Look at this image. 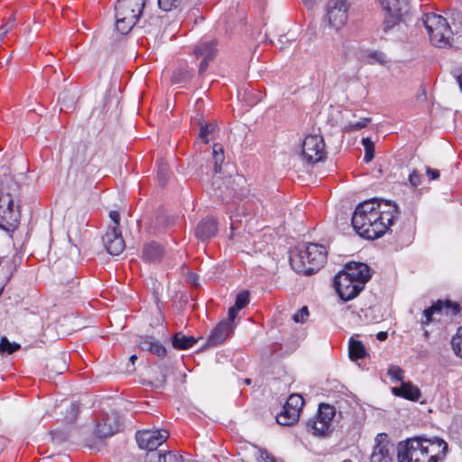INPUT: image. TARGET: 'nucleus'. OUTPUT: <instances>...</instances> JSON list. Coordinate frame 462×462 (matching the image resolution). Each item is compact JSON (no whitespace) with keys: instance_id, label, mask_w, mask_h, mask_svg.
I'll return each mask as SVG.
<instances>
[{"instance_id":"f257e3e1","label":"nucleus","mask_w":462,"mask_h":462,"mask_svg":"<svg viewBox=\"0 0 462 462\" xmlns=\"http://www.w3.org/2000/svg\"><path fill=\"white\" fill-rule=\"evenodd\" d=\"M448 444L441 439L425 436L409 438L397 445L398 462H439L443 460Z\"/></svg>"},{"instance_id":"f03ea898","label":"nucleus","mask_w":462,"mask_h":462,"mask_svg":"<svg viewBox=\"0 0 462 462\" xmlns=\"http://www.w3.org/2000/svg\"><path fill=\"white\" fill-rule=\"evenodd\" d=\"M378 217L374 210V202L365 200L356 206L351 223L354 230L360 236L374 240L386 232V226L380 222Z\"/></svg>"},{"instance_id":"7ed1b4c3","label":"nucleus","mask_w":462,"mask_h":462,"mask_svg":"<svg viewBox=\"0 0 462 462\" xmlns=\"http://www.w3.org/2000/svg\"><path fill=\"white\" fill-rule=\"evenodd\" d=\"M327 255L324 245L310 243L291 253L290 264L296 273L310 275L320 270L327 262Z\"/></svg>"},{"instance_id":"20e7f679","label":"nucleus","mask_w":462,"mask_h":462,"mask_svg":"<svg viewBox=\"0 0 462 462\" xmlns=\"http://www.w3.org/2000/svg\"><path fill=\"white\" fill-rule=\"evenodd\" d=\"M431 43L439 48L450 47L459 49L461 46L455 43L453 32L449 23L441 15L427 14L421 18Z\"/></svg>"},{"instance_id":"39448f33","label":"nucleus","mask_w":462,"mask_h":462,"mask_svg":"<svg viewBox=\"0 0 462 462\" xmlns=\"http://www.w3.org/2000/svg\"><path fill=\"white\" fill-rule=\"evenodd\" d=\"M245 182L244 176L238 174L225 179L221 176H213L211 188L218 198L227 201L232 198L245 196Z\"/></svg>"},{"instance_id":"423d86ee","label":"nucleus","mask_w":462,"mask_h":462,"mask_svg":"<svg viewBox=\"0 0 462 462\" xmlns=\"http://www.w3.org/2000/svg\"><path fill=\"white\" fill-rule=\"evenodd\" d=\"M20 212L14 208V199L10 193H4L1 188L0 195V228L9 233L14 231L18 225Z\"/></svg>"},{"instance_id":"0eeeda50","label":"nucleus","mask_w":462,"mask_h":462,"mask_svg":"<svg viewBox=\"0 0 462 462\" xmlns=\"http://www.w3.org/2000/svg\"><path fill=\"white\" fill-rule=\"evenodd\" d=\"M348 9L347 0H329L327 4L324 22L329 28L338 31L347 21Z\"/></svg>"},{"instance_id":"6e6552de","label":"nucleus","mask_w":462,"mask_h":462,"mask_svg":"<svg viewBox=\"0 0 462 462\" xmlns=\"http://www.w3.org/2000/svg\"><path fill=\"white\" fill-rule=\"evenodd\" d=\"M79 328L80 324L74 313L66 314L57 319L55 328H52L47 324V328L43 333L45 339H41V342H42L43 345H47L54 341L59 336L69 335L72 331L79 329Z\"/></svg>"},{"instance_id":"1a4fd4ad","label":"nucleus","mask_w":462,"mask_h":462,"mask_svg":"<svg viewBox=\"0 0 462 462\" xmlns=\"http://www.w3.org/2000/svg\"><path fill=\"white\" fill-rule=\"evenodd\" d=\"M325 143L323 137L319 134H310L302 143V160L310 164H315L325 158Z\"/></svg>"},{"instance_id":"9d476101","label":"nucleus","mask_w":462,"mask_h":462,"mask_svg":"<svg viewBox=\"0 0 462 462\" xmlns=\"http://www.w3.org/2000/svg\"><path fill=\"white\" fill-rule=\"evenodd\" d=\"M48 319L47 308L35 306L33 310H31V338L34 339L31 346L41 347L43 345L41 339H45L43 333L47 328Z\"/></svg>"},{"instance_id":"9b49d317","label":"nucleus","mask_w":462,"mask_h":462,"mask_svg":"<svg viewBox=\"0 0 462 462\" xmlns=\"http://www.w3.org/2000/svg\"><path fill=\"white\" fill-rule=\"evenodd\" d=\"M334 287L338 296L344 300L348 301L355 299L364 289L347 275L339 272L334 277Z\"/></svg>"},{"instance_id":"f8f14e48","label":"nucleus","mask_w":462,"mask_h":462,"mask_svg":"<svg viewBox=\"0 0 462 462\" xmlns=\"http://www.w3.org/2000/svg\"><path fill=\"white\" fill-rule=\"evenodd\" d=\"M169 436V432L165 430H143L136 433L135 439L140 448L155 451Z\"/></svg>"},{"instance_id":"ddd939ff","label":"nucleus","mask_w":462,"mask_h":462,"mask_svg":"<svg viewBox=\"0 0 462 462\" xmlns=\"http://www.w3.org/2000/svg\"><path fill=\"white\" fill-rule=\"evenodd\" d=\"M366 201L374 202V210L380 222L386 226V231L393 225L394 220L400 216L398 206L390 200L378 199L376 198L367 199Z\"/></svg>"},{"instance_id":"4468645a","label":"nucleus","mask_w":462,"mask_h":462,"mask_svg":"<svg viewBox=\"0 0 462 462\" xmlns=\"http://www.w3.org/2000/svg\"><path fill=\"white\" fill-rule=\"evenodd\" d=\"M146 0H118L115 11L117 15L126 16V22L129 23L131 20L138 21Z\"/></svg>"},{"instance_id":"2eb2a0df","label":"nucleus","mask_w":462,"mask_h":462,"mask_svg":"<svg viewBox=\"0 0 462 462\" xmlns=\"http://www.w3.org/2000/svg\"><path fill=\"white\" fill-rule=\"evenodd\" d=\"M375 445L371 455V462H391V451L393 444L389 440L385 433H379L374 439Z\"/></svg>"},{"instance_id":"dca6fc26","label":"nucleus","mask_w":462,"mask_h":462,"mask_svg":"<svg viewBox=\"0 0 462 462\" xmlns=\"http://www.w3.org/2000/svg\"><path fill=\"white\" fill-rule=\"evenodd\" d=\"M347 275L348 278L354 280L358 285L365 288V284L371 279V269L364 263H348L345 268L340 271Z\"/></svg>"},{"instance_id":"f3484780","label":"nucleus","mask_w":462,"mask_h":462,"mask_svg":"<svg viewBox=\"0 0 462 462\" xmlns=\"http://www.w3.org/2000/svg\"><path fill=\"white\" fill-rule=\"evenodd\" d=\"M120 420L119 415L116 411L106 414L101 422H98L95 434L99 439H106L113 436L119 430Z\"/></svg>"},{"instance_id":"a211bd4d","label":"nucleus","mask_w":462,"mask_h":462,"mask_svg":"<svg viewBox=\"0 0 462 462\" xmlns=\"http://www.w3.org/2000/svg\"><path fill=\"white\" fill-rule=\"evenodd\" d=\"M103 243L111 255H119L125 249V241L121 236V232L116 226H113L103 236Z\"/></svg>"},{"instance_id":"6ab92c4d","label":"nucleus","mask_w":462,"mask_h":462,"mask_svg":"<svg viewBox=\"0 0 462 462\" xmlns=\"http://www.w3.org/2000/svg\"><path fill=\"white\" fill-rule=\"evenodd\" d=\"M235 325H229V321H220L211 331L208 337V346H217L222 344L234 330Z\"/></svg>"},{"instance_id":"aec40b11","label":"nucleus","mask_w":462,"mask_h":462,"mask_svg":"<svg viewBox=\"0 0 462 462\" xmlns=\"http://www.w3.org/2000/svg\"><path fill=\"white\" fill-rule=\"evenodd\" d=\"M217 232V224L213 217H207L203 218L195 229L196 236L202 242L214 237Z\"/></svg>"},{"instance_id":"412c9836","label":"nucleus","mask_w":462,"mask_h":462,"mask_svg":"<svg viewBox=\"0 0 462 462\" xmlns=\"http://www.w3.org/2000/svg\"><path fill=\"white\" fill-rule=\"evenodd\" d=\"M137 342L143 350H147L158 357L162 358L167 355L166 347L152 336L140 337Z\"/></svg>"},{"instance_id":"4be33fe9","label":"nucleus","mask_w":462,"mask_h":462,"mask_svg":"<svg viewBox=\"0 0 462 462\" xmlns=\"http://www.w3.org/2000/svg\"><path fill=\"white\" fill-rule=\"evenodd\" d=\"M388 15L404 16L409 12L407 0H378Z\"/></svg>"},{"instance_id":"5701e85b","label":"nucleus","mask_w":462,"mask_h":462,"mask_svg":"<svg viewBox=\"0 0 462 462\" xmlns=\"http://www.w3.org/2000/svg\"><path fill=\"white\" fill-rule=\"evenodd\" d=\"M217 45L216 40L201 42L194 48V55L198 59L213 60L217 51Z\"/></svg>"},{"instance_id":"b1692460","label":"nucleus","mask_w":462,"mask_h":462,"mask_svg":"<svg viewBox=\"0 0 462 462\" xmlns=\"http://www.w3.org/2000/svg\"><path fill=\"white\" fill-rule=\"evenodd\" d=\"M164 254L162 245L154 241L144 245L143 249V259L150 263H158Z\"/></svg>"},{"instance_id":"393cba45","label":"nucleus","mask_w":462,"mask_h":462,"mask_svg":"<svg viewBox=\"0 0 462 462\" xmlns=\"http://www.w3.org/2000/svg\"><path fill=\"white\" fill-rule=\"evenodd\" d=\"M393 393L396 396H402L411 401H417L420 396V389L411 383L402 382L401 387L393 388Z\"/></svg>"},{"instance_id":"a878e982","label":"nucleus","mask_w":462,"mask_h":462,"mask_svg":"<svg viewBox=\"0 0 462 462\" xmlns=\"http://www.w3.org/2000/svg\"><path fill=\"white\" fill-rule=\"evenodd\" d=\"M199 339L192 336H186L182 332H177L171 337V344L177 350H186L192 347Z\"/></svg>"},{"instance_id":"bb28decb","label":"nucleus","mask_w":462,"mask_h":462,"mask_svg":"<svg viewBox=\"0 0 462 462\" xmlns=\"http://www.w3.org/2000/svg\"><path fill=\"white\" fill-rule=\"evenodd\" d=\"M299 418V411H296L295 409L288 408L287 405L284 404L282 411L276 416V421L283 426H291L297 422Z\"/></svg>"},{"instance_id":"cd10ccee","label":"nucleus","mask_w":462,"mask_h":462,"mask_svg":"<svg viewBox=\"0 0 462 462\" xmlns=\"http://www.w3.org/2000/svg\"><path fill=\"white\" fill-rule=\"evenodd\" d=\"M348 355L351 360H357L364 358L367 353L364 344L361 341L351 337L349 339L348 345Z\"/></svg>"},{"instance_id":"c85d7f7f","label":"nucleus","mask_w":462,"mask_h":462,"mask_svg":"<svg viewBox=\"0 0 462 462\" xmlns=\"http://www.w3.org/2000/svg\"><path fill=\"white\" fill-rule=\"evenodd\" d=\"M47 367L51 373L60 374L67 368V361L65 354H59L49 359Z\"/></svg>"},{"instance_id":"c756f323","label":"nucleus","mask_w":462,"mask_h":462,"mask_svg":"<svg viewBox=\"0 0 462 462\" xmlns=\"http://www.w3.org/2000/svg\"><path fill=\"white\" fill-rule=\"evenodd\" d=\"M337 416V408L328 404V403H320L319 406V410L317 415L315 416L317 419L323 420L324 422L330 425L332 420Z\"/></svg>"},{"instance_id":"7c9ffc66","label":"nucleus","mask_w":462,"mask_h":462,"mask_svg":"<svg viewBox=\"0 0 462 462\" xmlns=\"http://www.w3.org/2000/svg\"><path fill=\"white\" fill-rule=\"evenodd\" d=\"M307 427L309 431L317 436H325L330 429V425L316 417L309 420Z\"/></svg>"},{"instance_id":"2f4dec72","label":"nucleus","mask_w":462,"mask_h":462,"mask_svg":"<svg viewBox=\"0 0 462 462\" xmlns=\"http://www.w3.org/2000/svg\"><path fill=\"white\" fill-rule=\"evenodd\" d=\"M225 155L221 144L215 143L212 151V161L214 164V175L220 176L222 171V163L224 162Z\"/></svg>"},{"instance_id":"473e14b6","label":"nucleus","mask_w":462,"mask_h":462,"mask_svg":"<svg viewBox=\"0 0 462 462\" xmlns=\"http://www.w3.org/2000/svg\"><path fill=\"white\" fill-rule=\"evenodd\" d=\"M192 78V71L188 68H177L171 78V82L174 84H180L190 80Z\"/></svg>"},{"instance_id":"72a5a7b5","label":"nucleus","mask_w":462,"mask_h":462,"mask_svg":"<svg viewBox=\"0 0 462 462\" xmlns=\"http://www.w3.org/2000/svg\"><path fill=\"white\" fill-rule=\"evenodd\" d=\"M116 30L122 33V34H126L128 33L132 28L135 25V23H137L135 20H131V23L129 22V23L126 22V16H123V15H117V14L116 13Z\"/></svg>"},{"instance_id":"f704fd0d","label":"nucleus","mask_w":462,"mask_h":462,"mask_svg":"<svg viewBox=\"0 0 462 462\" xmlns=\"http://www.w3.org/2000/svg\"><path fill=\"white\" fill-rule=\"evenodd\" d=\"M21 348V345L10 342L6 337L0 338V355H11Z\"/></svg>"},{"instance_id":"c9c22d12","label":"nucleus","mask_w":462,"mask_h":462,"mask_svg":"<svg viewBox=\"0 0 462 462\" xmlns=\"http://www.w3.org/2000/svg\"><path fill=\"white\" fill-rule=\"evenodd\" d=\"M173 222V219L168 216L159 215L152 222L151 228L156 232L157 230H161L162 228H165L169 226Z\"/></svg>"},{"instance_id":"e433bc0d","label":"nucleus","mask_w":462,"mask_h":462,"mask_svg":"<svg viewBox=\"0 0 462 462\" xmlns=\"http://www.w3.org/2000/svg\"><path fill=\"white\" fill-rule=\"evenodd\" d=\"M362 144L365 148V156H364V162L365 163L370 162L374 157V144L373 141L369 138H363L362 139Z\"/></svg>"},{"instance_id":"4c0bfd02","label":"nucleus","mask_w":462,"mask_h":462,"mask_svg":"<svg viewBox=\"0 0 462 462\" xmlns=\"http://www.w3.org/2000/svg\"><path fill=\"white\" fill-rule=\"evenodd\" d=\"M303 403H304L303 398L301 397V395L297 394V393L291 394L289 396L287 402H285V404L287 405L288 408L295 409L296 411H299V413H300V410L303 406Z\"/></svg>"},{"instance_id":"58836bf2","label":"nucleus","mask_w":462,"mask_h":462,"mask_svg":"<svg viewBox=\"0 0 462 462\" xmlns=\"http://www.w3.org/2000/svg\"><path fill=\"white\" fill-rule=\"evenodd\" d=\"M402 16H393L388 15L386 14V16L384 18L383 23V31L384 33H388L391 30H393L396 25L399 24V23L402 21Z\"/></svg>"},{"instance_id":"ea45409f","label":"nucleus","mask_w":462,"mask_h":462,"mask_svg":"<svg viewBox=\"0 0 462 462\" xmlns=\"http://www.w3.org/2000/svg\"><path fill=\"white\" fill-rule=\"evenodd\" d=\"M370 118H362L357 122L355 123H349L346 125L343 128L344 132L350 133L353 131H359L365 127L367 126V125L370 123Z\"/></svg>"},{"instance_id":"a19ab883","label":"nucleus","mask_w":462,"mask_h":462,"mask_svg":"<svg viewBox=\"0 0 462 462\" xmlns=\"http://www.w3.org/2000/svg\"><path fill=\"white\" fill-rule=\"evenodd\" d=\"M451 345L456 355L462 358V327L457 329V335L452 337Z\"/></svg>"},{"instance_id":"79ce46f5","label":"nucleus","mask_w":462,"mask_h":462,"mask_svg":"<svg viewBox=\"0 0 462 462\" xmlns=\"http://www.w3.org/2000/svg\"><path fill=\"white\" fill-rule=\"evenodd\" d=\"M449 18L458 32H462V13L456 9L449 10Z\"/></svg>"},{"instance_id":"37998d69","label":"nucleus","mask_w":462,"mask_h":462,"mask_svg":"<svg viewBox=\"0 0 462 462\" xmlns=\"http://www.w3.org/2000/svg\"><path fill=\"white\" fill-rule=\"evenodd\" d=\"M182 0H158L159 7L164 12H170L177 8Z\"/></svg>"},{"instance_id":"c03bdc74","label":"nucleus","mask_w":462,"mask_h":462,"mask_svg":"<svg viewBox=\"0 0 462 462\" xmlns=\"http://www.w3.org/2000/svg\"><path fill=\"white\" fill-rule=\"evenodd\" d=\"M216 125L211 124H206L200 126L199 136V138L205 142H208V135L212 134L215 132Z\"/></svg>"},{"instance_id":"a18cd8bd","label":"nucleus","mask_w":462,"mask_h":462,"mask_svg":"<svg viewBox=\"0 0 462 462\" xmlns=\"http://www.w3.org/2000/svg\"><path fill=\"white\" fill-rule=\"evenodd\" d=\"M64 246H65L66 253H60V255L59 256V261L61 260L62 256H64L66 258L67 254L69 256H72V255H76L79 254V249L77 248L76 245H73L70 243V239L69 236L64 240Z\"/></svg>"},{"instance_id":"49530a36","label":"nucleus","mask_w":462,"mask_h":462,"mask_svg":"<svg viewBox=\"0 0 462 462\" xmlns=\"http://www.w3.org/2000/svg\"><path fill=\"white\" fill-rule=\"evenodd\" d=\"M76 278V267L72 261L69 262V264L67 265L66 273L64 274V278H60V282H72Z\"/></svg>"},{"instance_id":"de8ad7c7","label":"nucleus","mask_w":462,"mask_h":462,"mask_svg":"<svg viewBox=\"0 0 462 462\" xmlns=\"http://www.w3.org/2000/svg\"><path fill=\"white\" fill-rule=\"evenodd\" d=\"M249 303V293L246 291H241L236 298V309L242 310Z\"/></svg>"},{"instance_id":"09e8293b","label":"nucleus","mask_w":462,"mask_h":462,"mask_svg":"<svg viewBox=\"0 0 462 462\" xmlns=\"http://www.w3.org/2000/svg\"><path fill=\"white\" fill-rule=\"evenodd\" d=\"M390 378L396 382H402L403 379V370L396 365H391L388 368L387 372Z\"/></svg>"},{"instance_id":"8fccbe9b","label":"nucleus","mask_w":462,"mask_h":462,"mask_svg":"<svg viewBox=\"0 0 462 462\" xmlns=\"http://www.w3.org/2000/svg\"><path fill=\"white\" fill-rule=\"evenodd\" d=\"M157 176H158L159 184L161 186H164L166 184L167 178H168L167 177L168 176V167L166 164L162 162L158 165Z\"/></svg>"},{"instance_id":"3c124183","label":"nucleus","mask_w":462,"mask_h":462,"mask_svg":"<svg viewBox=\"0 0 462 462\" xmlns=\"http://www.w3.org/2000/svg\"><path fill=\"white\" fill-rule=\"evenodd\" d=\"M461 310V307L457 302H452L450 300H446V315L452 317L457 316Z\"/></svg>"},{"instance_id":"603ef678","label":"nucleus","mask_w":462,"mask_h":462,"mask_svg":"<svg viewBox=\"0 0 462 462\" xmlns=\"http://www.w3.org/2000/svg\"><path fill=\"white\" fill-rule=\"evenodd\" d=\"M309 316V310L306 306L300 309L293 316L292 319L296 323H303Z\"/></svg>"},{"instance_id":"864d4df0","label":"nucleus","mask_w":462,"mask_h":462,"mask_svg":"<svg viewBox=\"0 0 462 462\" xmlns=\"http://www.w3.org/2000/svg\"><path fill=\"white\" fill-rule=\"evenodd\" d=\"M162 462H183V458L172 451H168L162 453Z\"/></svg>"},{"instance_id":"5fc2aeb1","label":"nucleus","mask_w":462,"mask_h":462,"mask_svg":"<svg viewBox=\"0 0 462 462\" xmlns=\"http://www.w3.org/2000/svg\"><path fill=\"white\" fill-rule=\"evenodd\" d=\"M430 309L434 314H440L443 310L446 312V300H438L433 301Z\"/></svg>"},{"instance_id":"6e6d98bb","label":"nucleus","mask_w":462,"mask_h":462,"mask_svg":"<svg viewBox=\"0 0 462 462\" xmlns=\"http://www.w3.org/2000/svg\"><path fill=\"white\" fill-rule=\"evenodd\" d=\"M422 315H423V319L420 321V324L422 326H427V325H429L430 323L432 322V320H433L432 316L434 315V312L432 311L430 307L425 309L423 310Z\"/></svg>"},{"instance_id":"4d7b16f0","label":"nucleus","mask_w":462,"mask_h":462,"mask_svg":"<svg viewBox=\"0 0 462 462\" xmlns=\"http://www.w3.org/2000/svg\"><path fill=\"white\" fill-rule=\"evenodd\" d=\"M258 452H259L258 459L261 462H279L278 460H276V458L273 455L268 453L266 450L259 449Z\"/></svg>"},{"instance_id":"13d9d810","label":"nucleus","mask_w":462,"mask_h":462,"mask_svg":"<svg viewBox=\"0 0 462 462\" xmlns=\"http://www.w3.org/2000/svg\"><path fill=\"white\" fill-rule=\"evenodd\" d=\"M146 462H162V453L155 451H149L146 456Z\"/></svg>"},{"instance_id":"bf43d9fd","label":"nucleus","mask_w":462,"mask_h":462,"mask_svg":"<svg viewBox=\"0 0 462 462\" xmlns=\"http://www.w3.org/2000/svg\"><path fill=\"white\" fill-rule=\"evenodd\" d=\"M79 412V404L78 402H71L69 405V415L67 419L73 421Z\"/></svg>"},{"instance_id":"052dcab7","label":"nucleus","mask_w":462,"mask_h":462,"mask_svg":"<svg viewBox=\"0 0 462 462\" xmlns=\"http://www.w3.org/2000/svg\"><path fill=\"white\" fill-rule=\"evenodd\" d=\"M240 310L236 309V305L231 307L228 310V318L226 319H224V321H229V325H234V320L237 316V313Z\"/></svg>"},{"instance_id":"680f3d73","label":"nucleus","mask_w":462,"mask_h":462,"mask_svg":"<svg viewBox=\"0 0 462 462\" xmlns=\"http://www.w3.org/2000/svg\"><path fill=\"white\" fill-rule=\"evenodd\" d=\"M409 181L413 188H416L420 184V178L416 171H413L411 173H410Z\"/></svg>"},{"instance_id":"e2e57ef3","label":"nucleus","mask_w":462,"mask_h":462,"mask_svg":"<svg viewBox=\"0 0 462 462\" xmlns=\"http://www.w3.org/2000/svg\"><path fill=\"white\" fill-rule=\"evenodd\" d=\"M370 57L381 64L386 62V56L382 51H374L370 54Z\"/></svg>"},{"instance_id":"0e129e2a","label":"nucleus","mask_w":462,"mask_h":462,"mask_svg":"<svg viewBox=\"0 0 462 462\" xmlns=\"http://www.w3.org/2000/svg\"><path fill=\"white\" fill-rule=\"evenodd\" d=\"M199 277L198 274L189 272L187 275V281L194 287H198L199 285Z\"/></svg>"},{"instance_id":"69168bd1","label":"nucleus","mask_w":462,"mask_h":462,"mask_svg":"<svg viewBox=\"0 0 462 462\" xmlns=\"http://www.w3.org/2000/svg\"><path fill=\"white\" fill-rule=\"evenodd\" d=\"M74 106V99L73 98H68L67 96H64L62 97V106L60 107V110L69 109L72 108Z\"/></svg>"},{"instance_id":"338daca9","label":"nucleus","mask_w":462,"mask_h":462,"mask_svg":"<svg viewBox=\"0 0 462 462\" xmlns=\"http://www.w3.org/2000/svg\"><path fill=\"white\" fill-rule=\"evenodd\" d=\"M427 175L429 176V178L430 180H437L439 179V171L438 170H435V169H431V168H427Z\"/></svg>"},{"instance_id":"774afa93","label":"nucleus","mask_w":462,"mask_h":462,"mask_svg":"<svg viewBox=\"0 0 462 462\" xmlns=\"http://www.w3.org/2000/svg\"><path fill=\"white\" fill-rule=\"evenodd\" d=\"M109 217L112 219V221L114 222V224L116 225L115 226L119 225L120 215L117 211H116V210L110 211Z\"/></svg>"}]
</instances>
